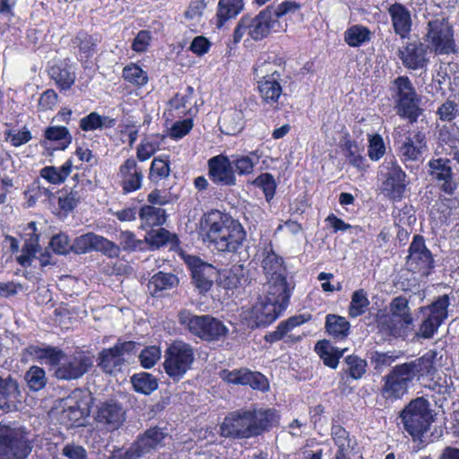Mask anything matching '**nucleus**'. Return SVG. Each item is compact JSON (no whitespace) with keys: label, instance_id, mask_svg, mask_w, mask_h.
<instances>
[{"label":"nucleus","instance_id":"nucleus-3","mask_svg":"<svg viewBox=\"0 0 459 459\" xmlns=\"http://www.w3.org/2000/svg\"><path fill=\"white\" fill-rule=\"evenodd\" d=\"M178 322L193 335L207 342L219 341L228 334L222 322L210 315L197 316L184 309L178 313Z\"/></svg>","mask_w":459,"mask_h":459},{"label":"nucleus","instance_id":"nucleus-54","mask_svg":"<svg viewBox=\"0 0 459 459\" xmlns=\"http://www.w3.org/2000/svg\"><path fill=\"white\" fill-rule=\"evenodd\" d=\"M369 305L367 292L360 289L353 292L351 301L349 307V315L351 317H357L365 313Z\"/></svg>","mask_w":459,"mask_h":459},{"label":"nucleus","instance_id":"nucleus-50","mask_svg":"<svg viewBox=\"0 0 459 459\" xmlns=\"http://www.w3.org/2000/svg\"><path fill=\"white\" fill-rule=\"evenodd\" d=\"M84 198L82 187L74 186L68 194H63L58 198V204L61 210L65 212L73 211Z\"/></svg>","mask_w":459,"mask_h":459},{"label":"nucleus","instance_id":"nucleus-27","mask_svg":"<svg viewBox=\"0 0 459 459\" xmlns=\"http://www.w3.org/2000/svg\"><path fill=\"white\" fill-rule=\"evenodd\" d=\"M387 12L394 33L401 39L408 38L412 28L411 11L403 4L394 3L388 7Z\"/></svg>","mask_w":459,"mask_h":459},{"label":"nucleus","instance_id":"nucleus-19","mask_svg":"<svg viewBox=\"0 0 459 459\" xmlns=\"http://www.w3.org/2000/svg\"><path fill=\"white\" fill-rule=\"evenodd\" d=\"M192 274L193 283L200 293L207 292L217 279V269L196 256H187L185 259Z\"/></svg>","mask_w":459,"mask_h":459},{"label":"nucleus","instance_id":"nucleus-5","mask_svg":"<svg viewBox=\"0 0 459 459\" xmlns=\"http://www.w3.org/2000/svg\"><path fill=\"white\" fill-rule=\"evenodd\" d=\"M423 39L428 48L437 54H451L456 52L454 31L451 24L444 15H435L429 19L425 28Z\"/></svg>","mask_w":459,"mask_h":459},{"label":"nucleus","instance_id":"nucleus-17","mask_svg":"<svg viewBox=\"0 0 459 459\" xmlns=\"http://www.w3.org/2000/svg\"><path fill=\"white\" fill-rule=\"evenodd\" d=\"M433 262L432 255L426 247L423 238L416 235L409 248V255L406 261L408 269L427 276L433 267Z\"/></svg>","mask_w":459,"mask_h":459},{"label":"nucleus","instance_id":"nucleus-62","mask_svg":"<svg viewBox=\"0 0 459 459\" xmlns=\"http://www.w3.org/2000/svg\"><path fill=\"white\" fill-rule=\"evenodd\" d=\"M119 240V247L123 248L125 251H135L137 249H142L143 241L137 239L135 235L128 230L121 231L118 235Z\"/></svg>","mask_w":459,"mask_h":459},{"label":"nucleus","instance_id":"nucleus-30","mask_svg":"<svg viewBox=\"0 0 459 459\" xmlns=\"http://www.w3.org/2000/svg\"><path fill=\"white\" fill-rule=\"evenodd\" d=\"M332 438L337 450L334 459H352L357 448V441L340 425H333L331 429Z\"/></svg>","mask_w":459,"mask_h":459},{"label":"nucleus","instance_id":"nucleus-42","mask_svg":"<svg viewBox=\"0 0 459 459\" xmlns=\"http://www.w3.org/2000/svg\"><path fill=\"white\" fill-rule=\"evenodd\" d=\"M371 31L363 25H352L344 32V41L351 48H358L371 39Z\"/></svg>","mask_w":459,"mask_h":459},{"label":"nucleus","instance_id":"nucleus-58","mask_svg":"<svg viewBox=\"0 0 459 459\" xmlns=\"http://www.w3.org/2000/svg\"><path fill=\"white\" fill-rule=\"evenodd\" d=\"M393 352H379L373 351L370 354V363L375 370L381 371L384 368L390 367L397 359Z\"/></svg>","mask_w":459,"mask_h":459},{"label":"nucleus","instance_id":"nucleus-48","mask_svg":"<svg viewBox=\"0 0 459 459\" xmlns=\"http://www.w3.org/2000/svg\"><path fill=\"white\" fill-rule=\"evenodd\" d=\"M31 349V353L34 354L37 359H40L45 364L55 366L56 368L59 366L65 356V354L56 348L33 347Z\"/></svg>","mask_w":459,"mask_h":459},{"label":"nucleus","instance_id":"nucleus-47","mask_svg":"<svg viewBox=\"0 0 459 459\" xmlns=\"http://www.w3.org/2000/svg\"><path fill=\"white\" fill-rule=\"evenodd\" d=\"M85 415V411L81 408L80 404L76 401H70L66 403L64 407L60 419L68 426H74L75 424L80 425L81 420Z\"/></svg>","mask_w":459,"mask_h":459},{"label":"nucleus","instance_id":"nucleus-37","mask_svg":"<svg viewBox=\"0 0 459 459\" xmlns=\"http://www.w3.org/2000/svg\"><path fill=\"white\" fill-rule=\"evenodd\" d=\"M243 0H220L217 10L218 28H221L225 22L236 17L243 9Z\"/></svg>","mask_w":459,"mask_h":459},{"label":"nucleus","instance_id":"nucleus-28","mask_svg":"<svg viewBox=\"0 0 459 459\" xmlns=\"http://www.w3.org/2000/svg\"><path fill=\"white\" fill-rule=\"evenodd\" d=\"M389 164L387 177L383 183V192L392 199H401L406 187V174L396 162L391 161Z\"/></svg>","mask_w":459,"mask_h":459},{"label":"nucleus","instance_id":"nucleus-20","mask_svg":"<svg viewBox=\"0 0 459 459\" xmlns=\"http://www.w3.org/2000/svg\"><path fill=\"white\" fill-rule=\"evenodd\" d=\"M286 307L267 299L259 296L257 302L248 312V318L252 321V327L266 326L275 321Z\"/></svg>","mask_w":459,"mask_h":459},{"label":"nucleus","instance_id":"nucleus-25","mask_svg":"<svg viewBox=\"0 0 459 459\" xmlns=\"http://www.w3.org/2000/svg\"><path fill=\"white\" fill-rule=\"evenodd\" d=\"M221 377L228 383L250 385L253 389L265 391L268 387L266 378L258 372H252L247 368H239L232 371L223 370Z\"/></svg>","mask_w":459,"mask_h":459},{"label":"nucleus","instance_id":"nucleus-11","mask_svg":"<svg viewBox=\"0 0 459 459\" xmlns=\"http://www.w3.org/2000/svg\"><path fill=\"white\" fill-rule=\"evenodd\" d=\"M135 349L134 342H117L113 347L104 349L99 353L98 366L106 374L113 375L120 372Z\"/></svg>","mask_w":459,"mask_h":459},{"label":"nucleus","instance_id":"nucleus-55","mask_svg":"<svg viewBox=\"0 0 459 459\" xmlns=\"http://www.w3.org/2000/svg\"><path fill=\"white\" fill-rule=\"evenodd\" d=\"M123 78L126 82L137 86L145 85L148 82L147 73L134 64L124 67Z\"/></svg>","mask_w":459,"mask_h":459},{"label":"nucleus","instance_id":"nucleus-34","mask_svg":"<svg viewBox=\"0 0 459 459\" xmlns=\"http://www.w3.org/2000/svg\"><path fill=\"white\" fill-rule=\"evenodd\" d=\"M26 231V235L30 236V238L25 239L22 254L17 256V262L22 266H30L39 248V235L36 233V223L34 221L28 223Z\"/></svg>","mask_w":459,"mask_h":459},{"label":"nucleus","instance_id":"nucleus-16","mask_svg":"<svg viewBox=\"0 0 459 459\" xmlns=\"http://www.w3.org/2000/svg\"><path fill=\"white\" fill-rule=\"evenodd\" d=\"M250 22L248 35L254 40H261L267 37L272 31H284L287 24L282 25L273 17V6H267L261 11L256 16H248Z\"/></svg>","mask_w":459,"mask_h":459},{"label":"nucleus","instance_id":"nucleus-31","mask_svg":"<svg viewBox=\"0 0 459 459\" xmlns=\"http://www.w3.org/2000/svg\"><path fill=\"white\" fill-rule=\"evenodd\" d=\"M398 56L403 65L412 70L422 68L426 62V47L419 41L407 42L404 47L399 48Z\"/></svg>","mask_w":459,"mask_h":459},{"label":"nucleus","instance_id":"nucleus-57","mask_svg":"<svg viewBox=\"0 0 459 459\" xmlns=\"http://www.w3.org/2000/svg\"><path fill=\"white\" fill-rule=\"evenodd\" d=\"M253 184L263 189L267 202H270L273 198L276 189V183L273 175L269 173H264L258 176L254 180Z\"/></svg>","mask_w":459,"mask_h":459},{"label":"nucleus","instance_id":"nucleus-53","mask_svg":"<svg viewBox=\"0 0 459 459\" xmlns=\"http://www.w3.org/2000/svg\"><path fill=\"white\" fill-rule=\"evenodd\" d=\"M25 380L32 391L43 389L47 384L45 370L39 367L32 366L25 374Z\"/></svg>","mask_w":459,"mask_h":459},{"label":"nucleus","instance_id":"nucleus-52","mask_svg":"<svg viewBox=\"0 0 459 459\" xmlns=\"http://www.w3.org/2000/svg\"><path fill=\"white\" fill-rule=\"evenodd\" d=\"M343 371L353 379H359L366 373L367 361L356 355H350L344 359Z\"/></svg>","mask_w":459,"mask_h":459},{"label":"nucleus","instance_id":"nucleus-1","mask_svg":"<svg viewBox=\"0 0 459 459\" xmlns=\"http://www.w3.org/2000/svg\"><path fill=\"white\" fill-rule=\"evenodd\" d=\"M278 420L273 409L237 410L224 418L221 435L231 438L257 437L275 426Z\"/></svg>","mask_w":459,"mask_h":459},{"label":"nucleus","instance_id":"nucleus-32","mask_svg":"<svg viewBox=\"0 0 459 459\" xmlns=\"http://www.w3.org/2000/svg\"><path fill=\"white\" fill-rule=\"evenodd\" d=\"M260 262L266 279L286 276L287 269L283 258L274 252L271 245L261 251Z\"/></svg>","mask_w":459,"mask_h":459},{"label":"nucleus","instance_id":"nucleus-15","mask_svg":"<svg viewBox=\"0 0 459 459\" xmlns=\"http://www.w3.org/2000/svg\"><path fill=\"white\" fill-rule=\"evenodd\" d=\"M92 365L90 356L82 351H77L71 356H64L54 375L63 380L78 379L87 373Z\"/></svg>","mask_w":459,"mask_h":459},{"label":"nucleus","instance_id":"nucleus-9","mask_svg":"<svg viewBox=\"0 0 459 459\" xmlns=\"http://www.w3.org/2000/svg\"><path fill=\"white\" fill-rule=\"evenodd\" d=\"M31 448L20 429L0 425V459H26Z\"/></svg>","mask_w":459,"mask_h":459},{"label":"nucleus","instance_id":"nucleus-10","mask_svg":"<svg viewBox=\"0 0 459 459\" xmlns=\"http://www.w3.org/2000/svg\"><path fill=\"white\" fill-rule=\"evenodd\" d=\"M393 91L395 92L397 114L416 121L419 114V97L411 82L406 76H399L394 81Z\"/></svg>","mask_w":459,"mask_h":459},{"label":"nucleus","instance_id":"nucleus-56","mask_svg":"<svg viewBox=\"0 0 459 459\" xmlns=\"http://www.w3.org/2000/svg\"><path fill=\"white\" fill-rule=\"evenodd\" d=\"M45 137L50 141H62L61 149H65L72 142V135L65 126H49L45 131Z\"/></svg>","mask_w":459,"mask_h":459},{"label":"nucleus","instance_id":"nucleus-45","mask_svg":"<svg viewBox=\"0 0 459 459\" xmlns=\"http://www.w3.org/2000/svg\"><path fill=\"white\" fill-rule=\"evenodd\" d=\"M325 329L334 338L347 336L350 330V323L345 317L337 315H328L325 319Z\"/></svg>","mask_w":459,"mask_h":459},{"label":"nucleus","instance_id":"nucleus-64","mask_svg":"<svg viewBox=\"0 0 459 459\" xmlns=\"http://www.w3.org/2000/svg\"><path fill=\"white\" fill-rule=\"evenodd\" d=\"M49 246L56 254L65 255L69 250H73V245H70L69 238L64 233H59L52 237Z\"/></svg>","mask_w":459,"mask_h":459},{"label":"nucleus","instance_id":"nucleus-7","mask_svg":"<svg viewBox=\"0 0 459 459\" xmlns=\"http://www.w3.org/2000/svg\"><path fill=\"white\" fill-rule=\"evenodd\" d=\"M194 358L190 344L176 341L165 351L164 369L170 377L178 380L190 369Z\"/></svg>","mask_w":459,"mask_h":459},{"label":"nucleus","instance_id":"nucleus-24","mask_svg":"<svg viewBox=\"0 0 459 459\" xmlns=\"http://www.w3.org/2000/svg\"><path fill=\"white\" fill-rule=\"evenodd\" d=\"M209 177L211 180L220 186H234L236 177L232 162L227 156L218 155L208 161Z\"/></svg>","mask_w":459,"mask_h":459},{"label":"nucleus","instance_id":"nucleus-38","mask_svg":"<svg viewBox=\"0 0 459 459\" xmlns=\"http://www.w3.org/2000/svg\"><path fill=\"white\" fill-rule=\"evenodd\" d=\"M257 87L263 100L270 105L277 103L282 93L280 79L257 81Z\"/></svg>","mask_w":459,"mask_h":459},{"label":"nucleus","instance_id":"nucleus-41","mask_svg":"<svg viewBox=\"0 0 459 459\" xmlns=\"http://www.w3.org/2000/svg\"><path fill=\"white\" fill-rule=\"evenodd\" d=\"M73 168L71 160H66L61 167L47 166L40 170V176L51 184H61L70 175Z\"/></svg>","mask_w":459,"mask_h":459},{"label":"nucleus","instance_id":"nucleus-63","mask_svg":"<svg viewBox=\"0 0 459 459\" xmlns=\"http://www.w3.org/2000/svg\"><path fill=\"white\" fill-rule=\"evenodd\" d=\"M160 358V350L156 346L147 347L143 350L139 355L141 365L145 368H150L155 365V363Z\"/></svg>","mask_w":459,"mask_h":459},{"label":"nucleus","instance_id":"nucleus-40","mask_svg":"<svg viewBox=\"0 0 459 459\" xmlns=\"http://www.w3.org/2000/svg\"><path fill=\"white\" fill-rule=\"evenodd\" d=\"M139 218L143 228L160 226L166 221V212L160 207L144 205L139 211Z\"/></svg>","mask_w":459,"mask_h":459},{"label":"nucleus","instance_id":"nucleus-6","mask_svg":"<svg viewBox=\"0 0 459 459\" xmlns=\"http://www.w3.org/2000/svg\"><path fill=\"white\" fill-rule=\"evenodd\" d=\"M402 420L405 430L414 440L421 441L431 421V411L429 402L423 397L412 400L402 411Z\"/></svg>","mask_w":459,"mask_h":459},{"label":"nucleus","instance_id":"nucleus-13","mask_svg":"<svg viewBox=\"0 0 459 459\" xmlns=\"http://www.w3.org/2000/svg\"><path fill=\"white\" fill-rule=\"evenodd\" d=\"M91 250L101 252L110 258L117 257L120 254L118 245L93 232L83 234L74 239L73 243L74 252L85 254Z\"/></svg>","mask_w":459,"mask_h":459},{"label":"nucleus","instance_id":"nucleus-29","mask_svg":"<svg viewBox=\"0 0 459 459\" xmlns=\"http://www.w3.org/2000/svg\"><path fill=\"white\" fill-rule=\"evenodd\" d=\"M437 356L436 351H429L421 357L410 362L403 363V367L409 371L411 379L417 377L419 380L424 377H432L437 372Z\"/></svg>","mask_w":459,"mask_h":459},{"label":"nucleus","instance_id":"nucleus-44","mask_svg":"<svg viewBox=\"0 0 459 459\" xmlns=\"http://www.w3.org/2000/svg\"><path fill=\"white\" fill-rule=\"evenodd\" d=\"M315 350L319 357L323 359L325 365L336 368L339 359L342 355L344 350L339 351L334 349L327 341H320L316 344Z\"/></svg>","mask_w":459,"mask_h":459},{"label":"nucleus","instance_id":"nucleus-59","mask_svg":"<svg viewBox=\"0 0 459 459\" xmlns=\"http://www.w3.org/2000/svg\"><path fill=\"white\" fill-rule=\"evenodd\" d=\"M344 152L349 163L359 169L365 168V159L360 155L359 148L355 143L347 140L344 143Z\"/></svg>","mask_w":459,"mask_h":459},{"label":"nucleus","instance_id":"nucleus-35","mask_svg":"<svg viewBox=\"0 0 459 459\" xmlns=\"http://www.w3.org/2000/svg\"><path fill=\"white\" fill-rule=\"evenodd\" d=\"M48 74L61 90H68L75 82V73L73 67L65 61H59L48 69Z\"/></svg>","mask_w":459,"mask_h":459},{"label":"nucleus","instance_id":"nucleus-26","mask_svg":"<svg viewBox=\"0 0 459 459\" xmlns=\"http://www.w3.org/2000/svg\"><path fill=\"white\" fill-rule=\"evenodd\" d=\"M260 296L286 307L290 298V289L286 276L266 279Z\"/></svg>","mask_w":459,"mask_h":459},{"label":"nucleus","instance_id":"nucleus-49","mask_svg":"<svg viewBox=\"0 0 459 459\" xmlns=\"http://www.w3.org/2000/svg\"><path fill=\"white\" fill-rule=\"evenodd\" d=\"M132 385L136 392L149 394L158 387L157 380L149 373L135 374L131 377Z\"/></svg>","mask_w":459,"mask_h":459},{"label":"nucleus","instance_id":"nucleus-23","mask_svg":"<svg viewBox=\"0 0 459 459\" xmlns=\"http://www.w3.org/2000/svg\"><path fill=\"white\" fill-rule=\"evenodd\" d=\"M118 177L120 186L124 194H129L139 190L143 186V171L137 161L133 159H127L119 167Z\"/></svg>","mask_w":459,"mask_h":459},{"label":"nucleus","instance_id":"nucleus-22","mask_svg":"<svg viewBox=\"0 0 459 459\" xmlns=\"http://www.w3.org/2000/svg\"><path fill=\"white\" fill-rule=\"evenodd\" d=\"M398 151L403 161H417L427 150L426 135L420 131H411L403 139Z\"/></svg>","mask_w":459,"mask_h":459},{"label":"nucleus","instance_id":"nucleus-33","mask_svg":"<svg viewBox=\"0 0 459 459\" xmlns=\"http://www.w3.org/2000/svg\"><path fill=\"white\" fill-rule=\"evenodd\" d=\"M21 391L18 382L11 377H0V409L13 411L16 409L17 403L21 402Z\"/></svg>","mask_w":459,"mask_h":459},{"label":"nucleus","instance_id":"nucleus-51","mask_svg":"<svg viewBox=\"0 0 459 459\" xmlns=\"http://www.w3.org/2000/svg\"><path fill=\"white\" fill-rule=\"evenodd\" d=\"M230 161L238 175H249L253 172L255 165L258 163L259 156L255 152H253L247 156H232Z\"/></svg>","mask_w":459,"mask_h":459},{"label":"nucleus","instance_id":"nucleus-43","mask_svg":"<svg viewBox=\"0 0 459 459\" xmlns=\"http://www.w3.org/2000/svg\"><path fill=\"white\" fill-rule=\"evenodd\" d=\"M178 283V279L172 273L159 272L148 282V289L152 295L160 291L171 290Z\"/></svg>","mask_w":459,"mask_h":459},{"label":"nucleus","instance_id":"nucleus-61","mask_svg":"<svg viewBox=\"0 0 459 459\" xmlns=\"http://www.w3.org/2000/svg\"><path fill=\"white\" fill-rule=\"evenodd\" d=\"M169 160L155 158L153 159L150 169V179L158 181L167 178L169 175Z\"/></svg>","mask_w":459,"mask_h":459},{"label":"nucleus","instance_id":"nucleus-60","mask_svg":"<svg viewBox=\"0 0 459 459\" xmlns=\"http://www.w3.org/2000/svg\"><path fill=\"white\" fill-rule=\"evenodd\" d=\"M172 235L163 228L151 230L145 237L146 242L153 248H159L170 241Z\"/></svg>","mask_w":459,"mask_h":459},{"label":"nucleus","instance_id":"nucleus-18","mask_svg":"<svg viewBox=\"0 0 459 459\" xmlns=\"http://www.w3.org/2000/svg\"><path fill=\"white\" fill-rule=\"evenodd\" d=\"M94 420L106 430L115 431L126 421V410L116 401H106L97 406Z\"/></svg>","mask_w":459,"mask_h":459},{"label":"nucleus","instance_id":"nucleus-39","mask_svg":"<svg viewBox=\"0 0 459 459\" xmlns=\"http://www.w3.org/2000/svg\"><path fill=\"white\" fill-rule=\"evenodd\" d=\"M310 319L311 316L309 314L291 316L288 320L281 322L275 331L265 335V340L270 342L279 341L282 339L291 329L309 321Z\"/></svg>","mask_w":459,"mask_h":459},{"label":"nucleus","instance_id":"nucleus-8","mask_svg":"<svg viewBox=\"0 0 459 459\" xmlns=\"http://www.w3.org/2000/svg\"><path fill=\"white\" fill-rule=\"evenodd\" d=\"M166 437L162 429L150 428L139 435L125 452L118 450L114 453L111 459H140L161 447Z\"/></svg>","mask_w":459,"mask_h":459},{"label":"nucleus","instance_id":"nucleus-4","mask_svg":"<svg viewBox=\"0 0 459 459\" xmlns=\"http://www.w3.org/2000/svg\"><path fill=\"white\" fill-rule=\"evenodd\" d=\"M412 324L413 318L408 299L403 296L394 298L389 305V314L378 319L380 331L394 337L406 335Z\"/></svg>","mask_w":459,"mask_h":459},{"label":"nucleus","instance_id":"nucleus-46","mask_svg":"<svg viewBox=\"0 0 459 459\" xmlns=\"http://www.w3.org/2000/svg\"><path fill=\"white\" fill-rule=\"evenodd\" d=\"M281 65L275 61H263L254 68L257 81L281 79Z\"/></svg>","mask_w":459,"mask_h":459},{"label":"nucleus","instance_id":"nucleus-12","mask_svg":"<svg viewBox=\"0 0 459 459\" xmlns=\"http://www.w3.org/2000/svg\"><path fill=\"white\" fill-rule=\"evenodd\" d=\"M449 306V297L442 295L438 297L426 310L425 318L421 322L417 334L420 337L429 339L437 333L441 324L447 318V307Z\"/></svg>","mask_w":459,"mask_h":459},{"label":"nucleus","instance_id":"nucleus-2","mask_svg":"<svg viewBox=\"0 0 459 459\" xmlns=\"http://www.w3.org/2000/svg\"><path fill=\"white\" fill-rule=\"evenodd\" d=\"M205 224L207 240L218 251L234 253L242 246L246 232L239 222L219 216L218 220L207 218Z\"/></svg>","mask_w":459,"mask_h":459},{"label":"nucleus","instance_id":"nucleus-36","mask_svg":"<svg viewBox=\"0 0 459 459\" xmlns=\"http://www.w3.org/2000/svg\"><path fill=\"white\" fill-rule=\"evenodd\" d=\"M219 124L222 133L234 135L239 133L244 127L243 112L239 109L225 111L221 117Z\"/></svg>","mask_w":459,"mask_h":459},{"label":"nucleus","instance_id":"nucleus-14","mask_svg":"<svg viewBox=\"0 0 459 459\" xmlns=\"http://www.w3.org/2000/svg\"><path fill=\"white\" fill-rule=\"evenodd\" d=\"M382 395L385 400L401 399L408 392L409 385L412 382L411 375L403 364L395 366L385 377Z\"/></svg>","mask_w":459,"mask_h":459},{"label":"nucleus","instance_id":"nucleus-21","mask_svg":"<svg viewBox=\"0 0 459 459\" xmlns=\"http://www.w3.org/2000/svg\"><path fill=\"white\" fill-rule=\"evenodd\" d=\"M448 159H431L428 162L429 174L433 180L438 182L440 189L447 195H454L457 184L453 178V170Z\"/></svg>","mask_w":459,"mask_h":459}]
</instances>
